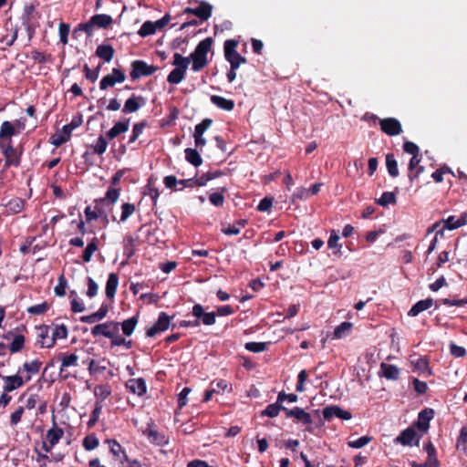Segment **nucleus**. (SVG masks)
<instances>
[{
    "label": "nucleus",
    "instance_id": "obj_59",
    "mask_svg": "<svg viewBox=\"0 0 467 467\" xmlns=\"http://www.w3.org/2000/svg\"><path fill=\"white\" fill-rule=\"evenodd\" d=\"M24 342L25 340L23 336H16L10 344V351L12 353L18 352L23 348Z\"/></svg>",
    "mask_w": 467,
    "mask_h": 467
},
{
    "label": "nucleus",
    "instance_id": "obj_62",
    "mask_svg": "<svg viewBox=\"0 0 467 467\" xmlns=\"http://www.w3.org/2000/svg\"><path fill=\"white\" fill-rule=\"evenodd\" d=\"M98 291H99L98 284L91 277L88 276V277L87 296L88 297H94L98 294Z\"/></svg>",
    "mask_w": 467,
    "mask_h": 467
},
{
    "label": "nucleus",
    "instance_id": "obj_50",
    "mask_svg": "<svg viewBox=\"0 0 467 467\" xmlns=\"http://www.w3.org/2000/svg\"><path fill=\"white\" fill-rule=\"evenodd\" d=\"M395 202L396 196L391 192H385L378 201V203L381 206H387L388 204H393Z\"/></svg>",
    "mask_w": 467,
    "mask_h": 467
},
{
    "label": "nucleus",
    "instance_id": "obj_6",
    "mask_svg": "<svg viewBox=\"0 0 467 467\" xmlns=\"http://www.w3.org/2000/svg\"><path fill=\"white\" fill-rule=\"evenodd\" d=\"M131 67L130 78L132 79H137L144 76H150L157 70L154 66L148 65L142 60L133 61Z\"/></svg>",
    "mask_w": 467,
    "mask_h": 467
},
{
    "label": "nucleus",
    "instance_id": "obj_17",
    "mask_svg": "<svg viewBox=\"0 0 467 467\" xmlns=\"http://www.w3.org/2000/svg\"><path fill=\"white\" fill-rule=\"evenodd\" d=\"M192 315L197 318H201L202 324L206 326H211L215 323L214 312H204L203 307L199 304L193 306Z\"/></svg>",
    "mask_w": 467,
    "mask_h": 467
},
{
    "label": "nucleus",
    "instance_id": "obj_31",
    "mask_svg": "<svg viewBox=\"0 0 467 467\" xmlns=\"http://www.w3.org/2000/svg\"><path fill=\"white\" fill-rule=\"evenodd\" d=\"M118 285H119L118 275L114 273L109 274V278L107 280L106 288H105L106 296L109 298H113L115 296Z\"/></svg>",
    "mask_w": 467,
    "mask_h": 467
},
{
    "label": "nucleus",
    "instance_id": "obj_18",
    "mask_svg": "<svg viewBox=\"0 0 467 467\" xmlns=\"http://www.w3.org/2000/svg\"><path fill=\"white\" fill-rule=\"evenodd\" d=\"M464 220L462 219H455L454 216H450L446 220L440 221L435 223L429 230L428 233L433 232L438 229V227L443 223V227L441 229L453 230L461 227L464 224Z\"/></svg>",
    "mask_w": 467,
    "mask_h": 467
},
{
    "label": "nucleus",
    "instance_id": "obj_48",
    "mask_svg": "<svg viewBox=\"0 0 467 467\" xmlns=\"http://www.w3.org/2000/svg\"><path fill=\"white\" fill-rule=\"evenodd\" d=\"M371 440L372 438L370 436H362L356 440H349L348 441V445L350 448L359 449L368 444L371 441Z\"/></svg>",
    "mask_w": 467,
    "mask_h": 467
},
{
    "label": "nucleus",
    "instance_id": "obj_20",
    "mask_svg": "<svg viewBox=\"0 0 467 467\" xmlns=\"http://www.w3.org/2000/svg\"><path fill=\"white\" fill-rule=\"evenodd\" d=\"M410 365L413 367L414 370L420 374L427 373L431 375V372L429 368V360L426 358H421L418 356H410Z\"/></svg>",
    "mask_w": 467,
    "mask_h": 467
},
{
    "label": "nucleus",
    "instance_id": "obj_51",
    "mask_svg": "<svg viewBox=\"0 0 467 467\" xmlns=\"http://www.w3.org/2000/svg\"><path fill=\"white\" fill-rule=\"evenodd\" d=\"M310 197V191L306 188L300 187L296 190L292 195V202H295L297 200H306Z\"/></svg>",
    "mask_w": 467,
    "mask_h": 467
},
{
    "label": "nucleus",
    "instance_id": "obj_23",
    "mask_svg": "<svg viewBox=\"0 0 467 467\" xmlns=\"http://www.w3.org/2000/svg\"><path fill=\"white\" fill-rule=\"evenodd\" d=\"M144 103L143 98L132 95L126 100L122 111L124 113L136 112Z\"/></svg>",
    "mask_w": 467,
    "mask_h": 467
},
{
    "label": "nucleus",
    "instance_id": "obj_5",
    "mask_svg": "<svg viewBox=\"0 0 467 467\" xmlns=\"http://www.w3.org/2000/svg\"><path fill=\"white\" fill-rule=\"evenodd\" d=\"M119 323L114 321L105 322L95 326L91 329L93 337L103 336L105 337H113L114 334H119Z\"/></svg>",
    "mask_w": 467,
    "mask_h": 467
},
{
    "label": "nucleus",
    "instance_id": "obj_8",
    "mask_svg": "<svg viewBox=\"0 0 467 467\" xmlns=\"http://www.w3.org/2000/svg\"><path fill=\"white\" fill-rule=\"evenodd\" d=\"M124 80V73L118 68H114L110 74L102 78L99 83V88L104 90L109 87H113L117 83H122Z\"/></svg>",
    "mask_w": 467,
    "mask_h": 467
},
{
    "label": "nucleus",
    "instance_id": "obj_16",
    "mask_svg": "<svg viewBox=\"0 0 467 467\" xmlns=\"http://www.w3.org/2000/svg\"><path fill=\"white\" fill-rule=\"evenodd\" d=\"M74 129L75 126L73 125H65L61 130L57 131L51 137V143L54 146L58 147L63 143L67 142V140H69L71 132Z\"/></svg>",
    "mask_w": 467,
    "mask_h": 467
},
{
    "label": "nucleus",
    "instance_id": "obj_43",
    "mask_svg": "<svg viewBox=\"0 0 467 467\" xmlns=\"http://www.w3.org/2000/svg\"><path fill=\"white\" fill-rule=\"evenodd\" d=\"M88 364L90 375L101 373L107 368L105 360L96 361L95 359H90Z\"/></svg>",
    "mask_w": 467,
    "mask_h": 467
},
{
    "label": "nucleus",
    "instance_id": "obj_19",
    "mask_svg": "<svg viewBox=\"0 0 467 467\" xmlns=\"http://www.w3.org/2000/svg\"><path fill=\"white\" fill-rule=\"evenodd\" d=\"M41 368V362L38 360H32L29 362H25L23 364L22 368L18 369V373H22L25 371L26 374L24 377L26 382L29 381L32 377L38 373Z\"/></svg>",
    "mask_w": 467,
    "mask_h": 467
},
{
    "label": "nucleus",
    "instance_id": "obj_7",
    "mask_svg": "<svg viewBox=\"0 0 467 467\" xmlns=\"http://www.w3.org/2000/svg\"><path fill=\"white\" fill-rule=\"evenodd\" d=\"M170 323L171 317L166 313L161 312L156 323L147 330V336L152 337L159 333L166 331L170 327Z\"/></svg>",
    "mask_w": 467,
    "mask_h": 467
},
{
    "label": "nucleus",
    "instance_id": "obj_44",
    "mask_svg": "<svg viewBox=\"0 0 467 467\" xmlns=\"http://www.w3.org/2000/svg\"><path fill=\"white\" fill-rule=\"evenodd\" d=\"M137 323H138L137 317H132L130 318L124 320L121 323V329L123 331V334L128 337L130 336L133 333V331L137 326Z\"/></svg>",
    "mask_w": 467,
    "mask_h": 467
},
{
    "label": "nucleus",
    "instance_id": "obj_52",
    "mask_svg": "<svg viewBox=\"0 0 467 467\" xmlns=\"http://www.w3.org/2000/svg\"><path fill=\"white\" fill-rule=\"evenodd\" d=\"M69 32H70V26L68 24H66V23L59 24V38H60V42L63 45L67 44Z\"/></svg>",
    "mask_w": 467,
    "mask_h": 467
},
{
    "label": "nucleus",
    "instance_id": "obj_54",
    "mask_svg": "<svg viewBox=\"0 0 467 467\" xmlns=\"http://www.w3.org/2000/svg\"><path fill=\"white\" fill-rule=\"evenodd\" d=\"M108 147V142L105 138L102 136L99 137L93 145L94 152L97 154H102L106 151Z\"/></svg>",
    "mask_w": 467,
    "mask_h": 467
},
{
    "label": "nucleus",
    "instance_id": "obj_2",
    "mask_svg": "<svg viewBox=\"0 0 467 467\" xmlns=\"http://www.w3.org/2000/svg\"><path fill=\"white\" fill-rule=\"evenodd\" d=\"M212 38L208 37L201 41L195 50L191 54L190 59L192 61V70L200 71L208 64L207 54L212 47Z\"/></svg>",
    "mask_w": 467,
    "mask_h": 467
},
{
    "label": "nucleus",
    "instance_id": "obj_9",
    "mask_svg": "<svg viewBox=\"0 0 467 467\" xmlns=\"http://www.w3.org/2000/svg\"><path fill=\"white\" fill-rule=\"evenodd\" d=\"M381 130L389 136H396L402 132L400 122L394 118L383 119L379 121Z\"/></svg>",
    "mask_w": 467,
    "mask_h": 467
},
{
    "label": "nucleus",
    "instance_id": "obj_21",
    "mask_svg": "<svg viewBox=\"0 0 467 467\" xmlns=\"http://www.w3.org/2000/svg\"><path fill=\"white\" fill-rule=\"evenodd\" d=\"M417 434L414 429L408 428L404 430L397 438L396 442H399L404 446H411L416 441V445L419 443V439L416 438Z\"/></svg>",
    "mask_w": 467,
    "mask_h": 467
},
{
    "label": "nucleus",
    "instance_id": "obj_27",
    "mask_svg": "<svg viewBox=\"0 0 467 467\" xmlns=\"http://www.w3.org/2000/svg\"><path fill=\"white\" fill-rule=\"evenodd\" d=\"M127 388L138 396H141L146 392L145 381L140 378L130 379L127 382Z\"/></svg>",
    "mask_w": 467,
    "mask_h": 467
},
{
    "label": "nucleus",
    "instance_id": "obj_47",
    "mask_svg": "<svg viewBox=\"0 0 467 467\" xmlns=\"http://www.w3.org/2000/svg\"><path fill=\"white\" fill-rule=\"evenodd\" d=\"M286 410L285 408L282 407L278 401L276 403H273V404H270L268 405L263 411H262V414L263 415H265V416H268V417H271V418H274L275 416H277L280 412L281 410Z\"/></svg>",
    "mask_w": 467,
    "mask_h": 467
},
{
    "label": "nucleus",
    "instance_id": "obj_56",
    "mask_svg": "<svg viewBox=\"0 0 467 467\" xmlns=\"http://www.w3.org/2000/svg\"><path fill=\"white\" fill-rule=\"evenodd\" d=\"M49 305L46 302L35 306H31L27 308V312L33 315H41L47 311Z\"/></svg>",
    "mask_w": 467,
    "mask_h": 467
},
{
    "label": "nucleus",
    "instance_id": "obj_39",
    "mask_svg": "<svg viewBox=\"0 0 467 467\" xmlns=\"http://www.w3.org/2000/svg\"><path fill=\"white\" fill-rule=\"evenodd\" d=\"M245 221H238L233 225L223 224L222 232L227 235L239 234L241 230L244 227Z\"/></svg>",
    "mask_w": 467,
    "mask_h": 467
},
{
    "label": "nucleus",
    "instance_id": "obj_42",
    "mask_svg": "<svg viewBox=\"0 0 467 467\" xmlns=\"http://www.w3.org/2000/svg\"><path fill=\"white\" fill-rule=\"evenodd\" d=\"M352 323L350 322H343L339 326H337L334 330V337L335 338H342L348 335L352 329Z\"/></svg>",
    "mask_w": 467,
    "mask_h": 467
},
{
    "label": "nucleus",
    "instance_id": "obj_14",
    "mask_svg": "<svg viewBox=\"0 0 467 467\" xmlns=\"http://www.w3.org/2000/svg\"><path fill=\"white\" fill-rule=\"evenodd\" d=\"M212 5L208 3L202 2L201 5L195 8L187 7L184 9V13L192 14L202 20L205 21L210 18L212 16Z\"/></svg>",
    "mask_w": 467,
    "mask_h": 467
},
{
    "label": "nucleus",
    "instance_id": "obj_29",
    "mask_svg": "<svg viewBox=\"0 0 467 467\" xmlns=\"http://www.w3.org/2000/svg\"><path fill=\"white\" fill-rule=\"evenodd\" d=\"M432 410H424L421 412H420L417 421L418 428L424 432L427 431V430L429 429L430 420L432 419Z\"/></svg>",
    "mask_w": 467,
    "mask_h": 467
},
{
    "label": "nucleus",
    "instance_id": "obj_37",
    "mask_svg": "<svg viewBox=\"0 0 467 467\" xmlns=\"http://www.w3.org/2000/svg\"><path fill=\"white\" fill-rule=\"evenodd\" d=\"M90 19L97 28H106L112 23L111 16L105 14L93 16Z\"/></svg>",
    "mask_w": 467,
    "mask_h": 467
},
{
    "label": "nucleus",
    "instance_id": "obj_53",
    "mask_svg": "<svg viewBox=\"0 0 467 467\" xmlns=\"http://www.w3.org/2000/svg\"><path fill=\"white\" fill-rule=\"evenodd\" d=\"M155 32L153 22L146 21L143 23L138 33L140 36H147L153 35Z\"/></svg>",
    "mask_w": 467,
    "mask_h": 467
},
{
    "label": "nucleus",
    "instance_id": "obj_57",
    "mask_svg": "<svg viewBox=\"0 0 467 467\" xmlns=\"http://www.w3.org/2000/svg\"><path fill=\"white\" fill-rule=\"evenodd\" d=\"M245 348L251 352L259 353L266 348V343L264 342H248L245 344Z\"/></svg>",
    "mask_w": 467,
    "mask_h": 467
},
{
    "label": "nucleus",
    "instance_id": "obj_36",
    "mask_svg": "<svg viewBox=\"0 0 467 467\" xmlns=\"http://www.w3.org/2000/svg\"><path fill=\"white\" fill-rule=\"evenodd\" d=\"M99 250V240L98 238L94 237L90 243L88 244L85 251L83 252V254H82V259L85 263H88L91 258H92V255L95 252H97Z\"/></svg>",
    "mask_w": 467,
    "mask_h": 467
},
{
    "label": "nucleus",
    "instance_id": "obj_12",
    "mask_svg": "<svg viewBox=\"0 0 467 467\" xmlns=\"http://www.w3.org/2000/svg\"><path fill=\"white\" fill-rule=\"evenodd\" d=\"M67 337V328L65 325H57L52 331L51 338L41 342L42 348H51L55 345L57 339H64Z\"/></svg>",
    "mask_w": 467,
    "mask_h": 467
},
{
    "label": "nucleus",
    "instance_id": "obj_63",
    "mask_svg": "<svg viewBox=\"0 0 467 467\" xmlns=\"http://www.w3.org/2000/svg\"><path fill=\"white\" fill-rule=\"evenodd\" d=\"M95 28L96 27H95L94 24L92 23V20L90 19L87 23L79 24L78 28L75 30V33H77L79 30V31L86 32L88 34V36H91L93 34V31Z\"/></svg>",
    "mask_w": 467,
    "mask_h": 467
},
{
    "label": "nucleus",
    "instance_id": "obj_64",
    "mask_svg": "<svg viewBox=\"0 0 467 467\" xmlns=\"http://www.w3.org/2000/svg\"><path fill=\"white\" fill-rule=\"evenodd\" d=\"M403 149L407 153L411 154L412 156L418 155L420 152L419 147L411 141H406Z\"/></svg>",
    "mask_w": 467,
    "mask_h": 467
},
{
    "label": "nucleus",
    "instance_id": "obj_25",
    "mask_svg": "<svg viewBox=\"0 0 467 467\" xmlns=\"http://www.w3.org/2000/svg\"><path fill=\"white\" fill-rule=\"evenodd\" d=\"M379 375L388 379L396 380L400 376V369L395 365L381 363Z\"/></svg>",
    "mask_w": 467,
    "mask_h": 467
},
{
    "label": "nucleus",
    "instance_id": "obj_11",
    "mask_svg": "<svg viewBox=\"0 0 467 467\" xmlns=\"http://www.w3.org/2000/svg\"><path fill=\"white\" fill-rule=\"evenodd\" d=\"M2 380L4 382L3 389L5 392H12L22 387L26 382L24 377L18 372L12 376H2Z\"/></svg>",
    "mask_w": 467,
    "mask_h": 467
},
{
    "label": "nucleus",
    "instance_id": "obj_3",
    "mask_svg": "<svg viewBox=\"0 0 467 467\" xmlns=\"http://www.w3.org/2000/svg\"><path fill=\"white\" fill-rule=\"evenodd\" d=\"M190 58L183 57L179 53L173 55L172 65L175 68L168 75L167 80L171 84H179L182 81L185 76L186 69L190 65Z\"/></svg>",
    "mask_w": 467,
    "mask_h": 467
},
{
    "label": "nucleus",
    "instance_id": "obj_10",
    "mask_svg": "<svg viewBox=\"0 0 467 467\" xmlns=\"http://www.w3.org/2000/svg\"><path fill=\"white\" fill-rule=\"evenodd\" d=\"M0 149L4 156L5 157V162L7 165H18L19 155L17 151L11 145V140L7 142L2 141L0 143Z\"/></svg>",
    "mask_w": 467,
    "mask_h": 467
},
{
    "label": "nucleus",
    "instance_id": "obj_26",
    "mask_svg": "<svg viewBox=\"0 0 467 467\" xmlns=\"http://www.w3.org/2000/svg\"><path fill=\"white\" fill-rule=\"evenodd\" d=\"M107 314H108V306L102 305L97 312H95L91 315H88V316L81 317L80 321L82 323L94 324L98 321L102 320L107 316Z\"/></svg>",
    "mask_w": 467,
    "mask_h": 467
},
{
    "label": "nucleus",
    "instance_id": "obj_33",
    "mask_svg": "<svg viewBox=\"0 0 467 467\" xmlns=\"http://www.w3.org/2000/svg\"><path fill=\"white\" fill-rule=\"evenodd\" d=\"M64 432L62 429L58 427H54L47 431L46 441L49 442V447H54L60 439L62 438Z\"/></svg>",
    "mask_w": 467,
    "mask_h": 467
},
{
    "label": "nucleus",
    "instance_id": "obj_46",
    "mask_svg": "<svg viewBox=\"0 0 467 467\" xmlns=\"http://www.w3.org/2000/svg\"><path fill=\"white\" fill-rule=\"evenodd\" d=\"M386 166L390 176L397 177L399 175L398 163L392 154L387 155Z\"/></svg>",
    "mask_w": 467,
    "mask_h": 467
},
{
    "label": "nucleus",
    "instance_id": "obj_15",
    "mask_svg": "<svg viewBox=\"0 0 467 467\" xmlns=\"http://www.w3.org/2000/svg\"><path fill=\"white\" fill-rule=\"evenodd\" d=\"M424 451L427 452V460L423 464L413 463V467H440L439 461L436 455V450L431 442L424 446Z\"/></svg>",
    "mask_w": 467,
    "mask_h": 467
},
{
    "label": "nucleus",
    "instance_id": "obj_58",
    "mask_svg": "<svg viewBox=\"0 0 467 467\" xmlns=\"http://www.w3.org/2000/svg\"><path fill=\"white\" fill-rule=\"evenodd\" d=\"M467 425L462 427L461 430L460 436L457 440L456 447L458 450L463 451V447H467Z\"/></svg>",
    "mask_w": 467,
    "mask_h": 467
},
{
    "label": "nucleus",
    "instance_id": "obj_45",
    "mask_svg": "<svg viewBox=\"0 0 467 467\" xmlns=\"http://www.w3.org/2000/svg\"><path fill=\"white\" fill-rule=\"evenodd\" d=\"M185 158L190 163L196 167L200 166L202 161L198 151L190 148L185 150Z\"/></svg>",
    "mask_w": 467,
    "mask_h": 467
},
{
    "label": "nucleus",
    "instance_id": "obj_61",
    "mask_svg": "<svg viewBox=\"0 0 467 467\" xmlns=\"http://www.w3.org/2000/svg\"><path fill=\"white\" fill-rule=\"evenodd\" d=\"M212 120L209 119H203L201 123L197 124L194 129V133L203 135V133L210 128Z\"/></svg>",
    "mask_w": 467,
    "mask_h": 467
},
{
    "label": "nucleus",
    "instance_id": "obj_22",
    "mask_svg": "<svg viewBox=\"0 0 467 467\" xmlns=\"http://www.w3.org/2000/svg\"><path fill=\"white\" fill-rule=\"evenodd\" d=\"M287 417H294L298 421L308 425L312 423V418L309 413L306 412L303 409L296 407L292 410H285Z\"/></svg>",
    "mask_w": 467,
    "mask_h": 467
},
{
    "label": "nucleus",
    "instance_id": "obj_60",
    "mask_svg": "<svg viewBox=\"0 0 467 467\" xmlns=\"http://www.w3.org/2000/svg\"><path fill=\"white\" fill-rule=\"evenodd\" d=\"M98 445L99 440L95 436H88L83 441V446L88 451L96 449Z\"/></svg>",
    "mask_w": 467,
    "mask_h": 467
},
{
    "label": "nucleus",
    "instance_id": "obj_35",
    "mask_svg": "<svg viewBox=\"0 0 467 467\" xmlns=\"http://www.w3.org/2000/svg\"><path fill=\"white\" fill-rule=\"evenodd\" d=\"M114 48L109 45H99L97 47L96 55L105 62H109L114 56Z\"/></svg>",
    "mask_w": 467,
    "mask_h": 467
},
{
    "label": "nucleus",
    "instance_id": "obj_49",
    "mask_svg": "<svg viewBox=\"0 0 467 467\" xmlns=\"http://www.w3.org/2000/svg\"><path fill=\"white\" fill-rule=\"evenodd\" d=\"M78 359V357L75 354L63 355L62 358H61L62 364H61L60 370L62 371L65 368H67V367L77 366Z\"/></svg>",
    "mask_w": 467,
    "mask_h": 467
},
{
    "label": "nucleus",
    "instance_id": "obj_24",
    "mask_svg": "<svg viewBox=\"0 0 467 467\" xmlns=\"http://www.w3.org/2000/svg\"><path fill=\"white\" fill-rule=\"evenodd\" d=\"M25 417L26 420L30 423V420L34 419L33 414L28 415V412L20 404L10 415V425L16 426Z\"/></svg>",
    "mask_w": 467,
    "mask_h": 467
},
{
    "label": "nucleus",
    "instance_id": "obj_34",
    "mask_svg": "<svg viewBox=\"0 0 467 467\" xmlns=\"http://www.w3.org/2000/svg\"><path fill=\"white\" fill-rule=\"evenodd\" d=\"M211 100L216 107L226 111H231L234 107V100L227 99L221 96L213 95L211 97Z\"/></svg>",
    "mask_w": 467,
    "mask_h": 467
},
{
    "label": "nucleus",
    "instance_id": "obj_32",
    "mask_svg": "<svg viewBox=\"0 0 467 467\" xmlns=\"http://www.w3.org/2000/svg\"><path fill=\"white\" fill-rule=\"evenodd\" d=\"M432 305H433V300L431 298L420 300L409 311V316L416 317L422 311L429 309L431 306H432Z\"/></svg>",
    "mask_w": 467,
    "mask_h": 467
},
{
    "label": "nucleus",
    "instance_id": "obj_4",
    "mask_svg": "<svg viewBox=\"0 0 467 467\" xmlns=\"http://www.w3.org/2000/svg\"><path fill=\"white\" fill-rule=\"evenodd\" d=\"M237 46L238 42L234 39H229L224 42L225 59L230 63L233 69H237L242 64L246 62L245 57H242L236 51Z\"/></svg>",
    "mask_w": 467,
    "mask_h": 467
},
{
    "label": "nucleus",
    "instance_id": "obj_41",
    "mask_svg": "<svg viewBox=\"0 0 467 467\" xmlns=\"http://www.w3.org/2000/svg\"><path fill=\"white\" fill-rule=\"evenodd\" d=\"M16 134V125L10 121H4L0 128V139L10 138Z\"/></svg>",
    "mask_w": 467,
    "mask_h": 467
},
{
    "label": "nucleus",
    "instance_id": "obj_13",
    "mask_svg": "<svg viewBox=\"0 0 467 467\" xmlns=\"http://www.w3.org/2000/svg\"><path fill=\"white\" fill-rule=\"evenodd\" d=\"M323 416L326 420H330L333 418H338L342 420L351 419V413L348 410H344L337 406L327 407L323 410Z\"/></svg>",
    "mask_w": 467,
    "mask_h": 467
},
{
    "label": "nucleus",
    "instance_id": "obj_30",
    "mask_svg": "<svg viewBox=\"0 0 467 467\" xmlns=\"http://www.w3.org/2000/svg\"><path fill=\"white\" fill-rule=\"evenodd\" d=\"M130 121H119L117 122L108 132H107V138L109 140H112L119 136V134H122L126 132L129 130Z\"/></svg>",
    "mask_w": 467,
    "mask_h": 467
},
{
    "label": "nucleus",
    "instance_id": "obj_1",
    "mask_svg": "<svg viewBox=\"0 0 467 467\" xmlns=\"http://www.w3.org/2000/svg\"><path fill=\"white\" fill-rule=\"evenodd\" d=\"M32 388H28L18 399L23 408L28 412V415L33 414L34 419L30 420V423L33 425L39 415H44L47 410V400L40 396L38 393H32Z\"/></svg>",
    "mask_w": 467,
    "mask_h": 467
},
{
    "label": "nucleus",
    "instance_id": "obj_55",
    "mask_svg": "<svg viewBox=\"0 0 467 467\" xmlns=\"http://www.w3.org/2000/svg\"><path fill=\"white\" fill-rule=\"evenodd\" d=\"M135 212V206L131 203H124L121 206L120 222H125Z\"/></svg>",
    "mask_w": 467,
    "mask_h": 467
},
{
    "label": "nucleus",
    "instance_id": "obj_28",
    "mask_svg": "<svg viewBox=\"0 0 467 467\" xmlns=\"http://www.w3.org/2000/svg\"><path fill=\"white\" fill-rule=\"evenodd\" d=\"M109 449L115 459L119 461L120 464H124L128 461V457L123 451L121 445L116 441H109Z\"/></svg>",
    "mask_w": 467,
    "mask_h": 467
},
{
    "label": "nucleus",
    "instance_id": "obj_40",
    "mask_svg": "<svg viewBox=\"0 0 467 467\" xmlns=\"http://www.w3.org/2000/svg\"><path fill=\"white\" fill-rule=\"evenodd\" d=\"M94 394L97 400L103 401L111 394V388L108 384H101L94 389Z\"/></svg>",
    "mask_w": 467,
    "mask_h": 467
},
{
    "label": "nucleus",
    "instance_id": "obj_38",
    "mask_svg": "<svg viewBox=\"0 0 467 467\" xmlns=\"http://www.w3.org/2000/svg\"><path fill=\"white\" fill-rule=\"evenodd\" d=\"M339 235L337 233L333 230L330 233V236L327 241L328 248L334 250L335 254H341V247L342 245L339 244Z\"/></svg>",
    "mask_w": 467,
    "mask_h": 467
}]
</instances>
